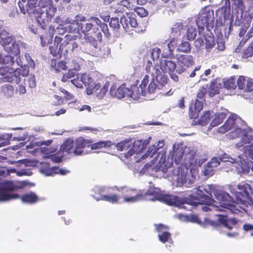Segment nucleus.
Segmentation results:
<instances>
[{
  "instance_id": "1",
  "label": "nucleus",
  "mask_w": 253,
  "mask_h": 253,
  "mask_svg": "<svg viewBox=\"0 0 253 253\" xmlns=\"http://www.w3.org/2000/svg\"><path fill=\"white\" fill-rule=\"evenodd\" d=\"M64 22L68 25V29L71 33H82L85 36L92 30V33L96 34L97 40L99 42L102 41V36L101 32L98 31V27L100 28L106 37L109 38L110 36L107 24L95 16H91L86 19L84 16L77 14L74 19L67 17Z\"/></svg>"
},
{
  "instance_id": "2",
  "label": "nucleus",
  "mask_w": 253,
  "mask_h": 253,
  "mask_svg": "<svg viewBox=\"0 0 253 253\" xmlns=\"http://www.w3.org/2000/svg\"><path fill=\"white\" fill-rule=\"evenodd\" d=\"M149 81V77L146 75L139 85V87L134 85L130 87H126L125 84L120 85L118 88L111 87L110 94L117 98H123L125 97L131 98L134 100H138L140 96H145L147 94L146 88Z\"/></svg>"
},
{
  "instance_id": "3",
  "label": "nucleus",
  "mask_w": 253,
  "mask_h": 253,
  "mask_svg": "<svg viewBox=\"0 0 253 253\" xmlns=\"http://www.w3.org/2000/svg\"><path fill=\"white\" fill-rule=\"evenodd\" d=\"M16 63L20 67L16 68L14 70L8 66H3L0 68V75L3 77L0 78V83H13L19 84L21 82V76L27 77L29 73V67L27 65L23 66L20 58L16 59Z\"/></svg>"
},
{
  "instance_id": "4",
  "label": "nucleus",
  "mask_w": 253,
  "mask_h": 253,
  "mask_svg": "<svg viewBox=\"0 0 253 253\" xmlns=\"http://www.w3.org/2000/svg\"><path fill=\"white\" fill-rule=\"evenodd\" d=\"M127 193L130 196L124 197V202L134 203L139 201H159L162 191L155 187H150L147 191L140 190L138 192L136 189H128Z\"/></svg>"
},
{
  "instance_id": "5",
  "label": "nucleus",
  "mask_w": 253,
  "mask_h": 253,
  "mask_svg": "<svg viewBox=\"0 0 253 253\" xmlns=\"http://www.w3.org/2000/svg\"><path fill=\"white\" fill-rule=\"evenodd\" d=\"M159 201L165 203L169 206H176L177 207L181 206L185 204L197 206L199 204L202 203L195 198H180L178 196L164 194L163 192H162Z\"/></svg>"
},
{
  "instance_id": "6",
  "label": "nucleus",
  "mask_w": 253,
  "mask_h": 253,
  "mask_svg": "<svg viewBox=\"0 0 253 253\" xmlns=\"http://www.w3.org/2000/svg\"><path fill=\"white\" fill-rule=\"evenodd\" d=\"M38 5L40 8H46V18H42L41 15L38 19V22L42 28L45 29L54 16L57 9L53 5L52 0H39Z\"/></svg>"
},
{
  "instance_id": "7",
  "label": "nucleus",
  "mask_w": 253,
  "mask_h": 253,
  "mask_svg": "<svg viewBox=\"0 0 253 253\" xmlns=\"http://www.w3.org/2000/svg\"><path fill=\"white\" fill-rule=\"evenodd\" d=\"M238 191L234 192V195L237 201L244 203L253 201L251 195L252 189L251 185L246 182H243L237 185Z\"/></svg>"
},
{
  "instance_id": "8",
  "label": "nucleus",
  "mask_w": 253,
  "mask_h": 253,
  "mask_svg": "<svg viewBox=\"0 0 253 253\" xmlns=\"http://www.w3.org/2000/svg\"><path fill=\"white\" fill-rule=\"evenodd\" d=\"M177 68L176 73L181 74L186 71L187 69L193 65L194 61L191 55H176Z\"/></svg>"
},
{
  "instance_id": "9",
  "label": "nucleus",
  "mask_w": 253,
  "mask_h": 253,
  "mask_svg": "<svg viewBox=\"0 0 253 253\" xmlns=\"http://www.w3.org/2000/svg\"><path fill=\"white\" fill-rule=\"evenodd\" d=\"M160 67L164 73H169L172 80L175 82L178 81L179 77L175 73L177 65L175 62L167 59L162 60L160 62Z\"/></svg>"
},
{
  "instance_id": "10",
  "label": "nucleus",
  "mask_w": 253,
  "mask_h": 253,
  "mask_svg": "<svg viewBox=\"0 0 253 253\" xmlns=\"http://www.w3.org/2000/svg\"><path fill=\"white\" fill-rule=\"evenodd\" d=\"M120 23L123 25L125 31H127L128 29L129 26L132 28H137L136 32L137 33H143L146 30L145 26H139L136 19L132 15H127V16L123 15L120 18Z\"/></svg>"
},
{
  "instance_id": "11",
  "label": "nucleus",
  "mask_w": 253,
  "mask_h": 253,
  "mask_svg": "<svg viewBox=\"0 0 253 253\" xmlns=\"http://www.w3.org/2000/svg\"><path fill=\"white\" fill-rule=\"evenodd\" d=\"M15 186L11 183H7L3 187L0 188V201H8L17 199L20 196L17 194H9L8 192L13 191Z\"/></svg>"
},
{
  "instance_id": "12",
  "label": "nucleus",
  "mask_w": 253,
  "mask_h": 253,
  "mask_svg": "<svg viewBox=\"0 0 253 253\" xmlns=\"http://www.w3.org/2000/svg\"><path fill=\"white\" fill-rule=\"evenodd\" d=\"M93 141L91 139H86L82 137H78L75 140V149L73 153L76 155H80L84 153V149L90 147Z\"/></svg>"
},
{
  "instance_id": "13",
  "label": "nucleus",
  "mask_w": 253,
  "mask_h": 253,
  "mask_svg": "<svg viewBox=\"0 0 253 253\" xmlns=\"http://www.w3.org/2000/svg\"><path fill=\"white\" fill-rule=\"evenodd\" d=\"M38 0H21L18 2L21 12L29 15L34 14Z\"/></svg>"
},
{
  "instance_id": "14",
  "label": "nucleus",
  "mask_w": 253,
  "mask_h": 253,
  "mask_svg": "<svg viewBox=\"0 0 253 253\" xmlns=\"http://www.w3.org/2000/svg\"><path fill=\"white\" fill-rule=\"evenodd\" d=\"M76 36H71L67 34L65 36V40L63 42L60 44V48L64 49V51L68 52L69 49L73 51L78 47V44L74 41L76 39Z\"/></svg>"
},
{
  "instance_id": "15",
  "label": "nucleus",
  "mask_w": 253,
  "mask_h": 253,
  "mask_svg": "<svg viewBox=\"0 0 253 253\" xmlns=\"http://www.w3.org/2000/svg\"><path fill=\"white\" fill-rule=\"evenodd\" d=\"M84 37L86 41L88 42L89 47L90 48L92 47V49L90 50L89 53L93 56L105 57L106 54L103 53L101 51L102 49L100 48V53L98 52V43L95 38L92 36L89 35V34L86 35Z\"/></svg>"
},
{
  "instance_id": "16",
  "label": "nucleus",
  "mask_w": 253,
  "mask_h": 253,
  "mask_svg": "<svg viewBox=\"0 0 253 253\" xmlns=\"http://www.w3.org/2000/svg\"><path fill=\"white\" fill-rule=\"evenodd\" d=\"M26 44L20 40H15L9 45L5 48L6 51L8 54L15 56H18L17 58H20V47L25 48Z\"/></svg>"
},
{
  "instance_id": "17",
  "label": "nucleus",
  "mask_w": 253,
  "mask_h": 253,
  "mask_svg": "<svg viewBox=\"0 0 253 253\" xmlns=\"http://www.w3.org/2000/svg\"><path fill=\"white\" fill-rule=\"evenodd\" d=\"M144 149H145V146L142 140H135L133 142H132L131 149L125 153V157L128 159L135 153L138 154L141 152Z\"/></svg>"
},
{
  "instance_id": "18",
  "label": "nucleus",
  "mask_w": 253,
  "mask_h": 253,
  "mask_svg": "<svg viewBox=\"0 0 253 253\" xmlns=\"http://www.w3.org/2000/svg\"><path fill=\"white\" fill-rule=\"evenodd\" d=\"M205 101L196 99L194 103H192L189 107V115L191 118H196L199 113L203 109Z\"/></svg>"
},
{
  "instance_id": "19",
  "label": "nucleus",
  "mask_w": 253,
  "mask_h": 253,
  "mask_svg": "<svg viewBox=\"0 0 253 253\" xmlns=\"http://www.w3.org/2000/svg\"><path fill=\"white\" fill-rule=\"evenodd\" d=\"M55 33V29L54 27L50 26L48 29V33L40 36L41 42L42 46H44L52 42Z\"/></svg>"
},
{
  "instance_id": "20",
  "label": "nucleus",
  "mask_w": 253,
  "mask_h": 253,
  "mask_svg": "<svg viewBox=\"0 0 253 253\" xmlns=\"http://www.w3.org/2000/svg\"><path fill=\"white\" fill-rule=\"evenodd\" d=\"M15 40V37L13 35H10L6 31H3L0 34V44L3 47L4 50L6 47H7Z\"/></svg>"
},
{
  "instance_id": "21",
  "label": "nucleus",
  "mask_w": 253,
  "mask_h": 253,
  "mask_svg": "<svg viewBox=\"0 0 253 253\" xmlns=\"http://www.w3.org/2000/svg\"><path fill=\"white\" fill-rule=\"evenodd\" d=\"M189 198H195L197 200L202 203L199 204L197 206H192L193 207H197L199 205H202L201 209L203 211H211V208L209 206L212 203L213 200L209 196L204 195L203 196H202L200 199H197L195 197H191Z\"/></svg>"
},
{
  "instance_id": "22",
  "label": "nucleus",
  "mask_w": 253,
  "mask_h": 253,
  "mask_svg": "<svg viewBox=\"0 0 253 253\" xmlns=\"http://www.w3.org/2000/svg\"><path fill=\"white\" fill-rule=\"evenodd\" d=\"M214 195L216 199L219 201L221 208H224L226 204H230L231 197L227 193L217 190L214 192Z\"/></svg>"
},
{
  "instance_id": "23",
  "label": "nucleus",
  "mask_w": 253,
  "mask_h": 253,
  "mask_svg": "<svg viewBox=\"0 0 253 253\" xmlns=\"http://www.w3.org/2000/svg\"><path fill=\"white\" fill-rule=\"evenodd\" d=\"M202 17L203 15L200 13L196 19V24L198 27L199 35L204 31L205 27H207L208 31L210 30V28L212 29L213 28V26Z\"/></svg>"
},
{
  "instance_id": "24",
  "label": "nucleus",
  "mask_w": 253,
  "mask_h": 253,
  "mask_svg": "<svg viewBox=\"0 0 253 253\" xmlns=\"http://www.w3.org/2000/svg\"><path fill=\"white\" fill-rule=\"evenodd\" d=\"M20 199L22 202L30 204H34L40 200V198L33 192L22 195Z\"/></svg>"
},
{
  "instance_id": "25",
  "label": "nucleus",
  "mask_w": 253,
  "mask_h": 253,
  "mask_svg": "<svg viewBox=\"0 0 253 253\" xmlns=\"http://www.w3.org/2000/svg\"><path fill=\"white\" fill-rule=\"evenodd\" d=\"M235 124V121L232 118H228L224 124L218 128L217 132L220 133H225L233 128Z\"/></svg>"
},
{
  "instance_id": "26",
  "label": "nucleus",
  "mask_w": 253,
  "mask_h": 253,
  "mask_svg": "<svg viewBox=\"0 0 253 253\" xmlns=\"http://www.w3.org/2000/svg\"><path fill=\"white\" fill-rule=\"evenodd\" d=\"M176 44L177 40L175 38H172L167 45L169 50V53L167 54H166L165 53H163L162 54V56L164 58H166L167 59H174V55L173 53V51Z\"/></svg>"
},
{
  "instance_id": "27",
  "label": "nucleus",
  "mask_w": 253,
  "mask_h": 253,
  "mask_svg": "<svg viewBox=\"0 0 253 253\" xmlns=\"http://www.w3.org/2000/svg\"><path fill=\"white\" fill-rule=\"evenodd\" d=\"M75 149V141L72 139L68 138L60 147V150L63 152L71 153Z\"/></svg>"
},
{
  "instance_id": "28",
  "label": "nucleus",
  "mask_w": 253,
  "mask_h": 253,
  "mask_svg": "<svg viewBox=\"0 0 253 253\" xmlns=\"http://www.w3.org/2000/svg\"><path fill=\"white\" fill-rule=\"evenodd\" d=\"M50 66L56 72H59L62 70H66L67 68L66 62L64 61H57L54 59H51Z\"/></svg>"
},
{
  "instance_id": "29",
  "label": "nucleus",
  "mask_w": 253,
  "mask_h": 253,
  "mask_svg": "<svg viewBox=\"0 0 253 253\" xmlns=\"http://www.w3.org/2000/svg\"><path fill=\"white\" fill-rule=\"evenodd\" d=\"M203 37L205 40V48L209 51L215 45L214 37L212 33L209 32L203 35Z\"/></svg>"
},
{
  "instance_id": "30",
  "label": "nucleus",
  "mask_w": 253,
  "mask_h": 253,
  "mask_svg": "<svg viewBox=\"0 0 253 253\" xmlns=\"http://www.w3.org/2000/svg\"><path fill=\"white\" fill-rule=\"evenodd\" d=\"M132 139H126L115 144V147L119 151H128L131 149Z\"/></svg>"
},
{
  "instance_id": "31",
  "label": "nucleus",
  "mask_w": 253,
  "mask_h": 253,
  "mask_svg": "<svg viewBox=\"0 0 253 253\" xmlns=\"http://www.w3.org/2000/svg\"><path fill=\"white\" fill-rule=\"evenodd\" d=\"M227 113L224 112H221L216 113L215 115V118L211 123L210 127L211 128L217 126L221 124L224 120L226 118Z\"/></svg>"
},
{
  "instance_id": "32",
  "label": "nucleus",
  "mask_w": 253,
  "mask_h": 253,
  "mask_svg": "<svg viewBox=\"0 0 253 253\" xmlns=\"http://www.w3.org/2000/svg\"><path fill=\"white\" fill-rule=\"evenodd\" d=\"M113 145V143L111 140L103 141L101 140L97 142L93 143L90 146L91 150L99 149L102 148H109Z\"/></svg>"
},
{
  "instance_id": "33",
  "label": "nucleus",
  "mask_w": 253,
  "mask_h": 253,
  "mask_svg": "<svg viewBox=\"0 0 253 253\" xmlns=\"http://www.w3.org/2000/svg\"><path fill=\"white\" fill-rule=\"evenodd\" d=\"M184 154V151L182 148H173L171 153V159L176 164H178L182 160Z\"/></svg>"
},
{
  "instance_id": "34",
  "label": "nucleus",
  "mask_w": 253,
  "mask_h": 253,
  "mask_svg": "<svg viewBox=\"0 0 253 253\" xmlns=\"http://www.w3.org/2000/svg\"><path fill=\"white\" fill-rule=\"evenodd\" d=\"M119 199L120 197L118 195L113 194L111 195H102L97 200L105 201L114 204L118 203Z\"/></svg>"
},
{
  "instance_id": "35",
  "label": "nucleus",
  "mask_w": 253,
  "mask_h": 253,
  "mask_svg": "<svg viewBox=\"0 0 253 253\" xmlns=\"http://www.w3.org/2000/svg\"><path fill=\"white\" fill-rule=\"evenodd\" d=\"M212 118V113L210 111H205L201 116L199 123L201 125L204 126L209 123Z\"/></svg>"
},
{
  "instance_id": "36",
  "label": "nucleus",
  "mask_w": 253,
  "mask_h": 253,
  "mask_svg": "<svg viewBox=\"0 0 253 253\" xmlns=\"http://www.w3.org/2000/svg\"><path fill=\"white\" fill-rule=\"evenodd\" d=\"M163 155L161 156V159L158 163V166L162 171L164 173H166L168 171V169L171 167L172 164V162H171L170 163H169L168 162H166V157L165 156L163 159Z\"/></svg>"
},
{
  "instance_id": "37",
  "label": "nucleus",
  "mask_w": 253,
  "mask_h": 253,
  "mask_svg": "<svg viewBox=\"0 0 253 253\" xmlns=\"http://www.w3.org/2000/svg\"><path fill=\"white\" fill-rule=\"evenodd\" d=\"M0 63L2 64L8 65V66H13L15 63L14 57L12 55H0Z\"/></svg>"
},
{
  "instance_id": "38",
  "label": "nucleus",
  "mask_w": 253,
  "mask_h": 253,
  "mask_svg": "<svg viewBox=\"0 0 253 253\" xmlns=\"http://www.w3.org/2000/svg\"><path fill=\"white\" fill-rule=\"evenodd\" d=\"M201 14L203 15L202 17L206 19L211 25H213L214 13L212 10H205L201 12Z\"/></svg>"
},
{
  "instance_id": "39",
  "label": "nucleus",
  "mask_w": 253,
  "mask_h": 253,
  "mask_svg": "<svg viewBox=\"0 0 253 253\" xmlns=\"http://www.w3.org/2000/svg\"><path fill=\"white\" fill-rule=\"evenodd\" d=\"M191 50V46L189 42L183 41L179 44L177 47V51L184 52L190 53Z\"/></svg>"
},
{
  "instance_id": "40",
  "label": "nucleus",
  "mask_w": 253,
  "mask_h": 253,
  "mask_svg": "<svg viewBox=\"0 0 253 253\" xmlns=\"http://www.w3.org/2000/svg\"><path fill=\"white\" fill-rule=\"evenodd\" d=\"M146 71L147 73L150 74L153 77L155 76L157 77L158 72L160 73V71L158 69L155 68V67H153L152 62L149 60L147 61Z\"/></svg>"
},
{
  "instance_id": "41",
  "label": "nucleus",
  "mask_w": 253,
  "mask_h": 253,
  "mask_svg": "<svg viewBox=\"0 0 253 253\" xmlns=\"http://www.w3.org/2000/svg\"><path fill=\"white\" fill-rule=\"evenodd\" d=\"M224 209H225V210L223 209H220V211L231 212L234 214H239L241 212V210L237 207L236 205L231 204H226V206H224Z\"/></svg>"
},
{
  "instance_id": "42",
  "label": "nucleus",
  "mask_w": 253,
  "mask_h": 253,
  "mask_svg": "<svg viewBox=\"0 0 253 253\" xmlns=\"http://www.w3.org/2000/svg\"><path fill=\"white\" fill-rule=\"evenodd\" d=\"M1 91L6 96L11 97L14 93L13 86L8 84H4L1 86Z\"/></svg>"
},
{
  "instance_id": "43",
  "label": "nucleus",
  "mask_w": 253,
  "mask_h": 253,
  "mask_svg": "<svg viewBox=\"0 0 253 253\" xmlns=\"http://www.w3.org/2000/svg\"><path fill=\"white\" fill-rule=\"evenodd\" d=\"M82 79L83 81L84 84L85 86H87V88L91 87L92 85H93L96 82L94 80L91 78V76L88 74H83L82 75Z\"/></svg>"
},
{
  "instance_id": "44",
  "label": "nucleus",
  "mask_w": 253,
  "mask_h": 253,
  "mask_svg": "<svg viewBox=\"0 0 253 253\" xmlns=\"http://www.w3.org/2000/svg\"><path fill=\"white\" fill-rule=\"evenodd\" d=\"M186 38L188 41L194 40L197 36V30L193 26L188 27L186 32Z\"/></svg>"
},
{
  "instance_id": "45",
  "label": "nucleus",
  "mask_w": 253,
  "mask_h": 253,
  "mask_svg": "<svg viewBox=\"0 0 253 253\" xmlns=\"http://www.w3.org/2000/svg\"><path fill=\"white\" fill-rule=\"evenodd\" d=\"M253 55V41L250 43L248 46L245 49L243 52L242 57L243 58H248Z\"/></svg>"
},
{
  "instance_id": "46",
  "label": "nucleus",
  "mask_w": 253,
  "mask_h": 253,
  "mask_svg": "<svg viewBox=\"0 0 253 253\" xmlns=\"http://www.w3.org/2000/svg\"><path fill=\"white\" fill-rule=\"evenodd\" d=\"M223 86L227 89H235L236 87L235 79L234 78H230L227 79L223 83Z\"/></svg>"
},
{
  "instance_id": "47",
  "label": "nucleus",
  "mask_w": 253,
  "mask_h": 253,
  "mask_svg": "<svg viewBox=\"0 0 253 253\" xmlns=\"http://www.w3.org/2000/svg\"><path fill=\"white\" fill-rule=\"evenodd\" d=\"M158 237L159 241L164 244L172 240L171 234L168 231H164L159 234Z\"/></svg>"
},
{
  "instance_id": "48",
  "label": "nucleus",
  "mask_w": 253,
  "mask_h": 253,
  "mask_svg": "<svg viewBox=\"0 0 253 253\" xmlns=\"http://www.w3.org/2000/svg\"><path fill=\"white\" fill-rule=\"evenodd\" d=\"M158 148H157L155 145H152L148 148L146 153L143 155L141 158L144 159L148 157L152 158L153 156L156 154Z\"/></svg>"
},
{
  "instance_id": "49",
  "label": "nucleus",
  "mask_w": 253,
  "mask_h": 253,
  "mask_svg": "<svg viewBox=\"0 0 253 253\" xmlns=\"http://www.w3.org/2000/svg\"><path fill=\"white\" fill-rule=\"evenodd\" d=\"M120 20L117 17H112L110 19L109 21V26L113 29V30L118 31L120 28Z\"/></svg>"
},
{
  "instance_id": "50",
  "label": "nucleus",
  "mask_w": 253,
  "mask_h": 253,
  "mask_svg": "<svg viewBox=\"0 0 253 253\" xmlns=\"http://www.w3.org/2000/svg\"><path fill=\"white\" fill-rule=\"evenodd\" d=\"M49 48L50 53L53 56H56L58 54H60V56L62 52L64 51V49L60 48V46L58 47V46L56 45V44H53L52 45H50Z\"/></svg>"
},
{
  "instance_id": "51",
  "label": "nucleus",
  "mask_w": 253,
  "mask_h": 253,
  "mask_svg": "<svg viewBox=\"0 0 253 253\" xmlns=\"http://www.w3.org/2000/svg\"><path fill=\"white\" fill-rule=\"evenodd\" d=\"M108 90V85L105 84L102 87L101 86L99 90L96 94V96L99 99H102Z\"/></svg>"
},
{
  "instance_id": "52",
  "label": "nucleus",
  "mask_w": 253,
  "mask_h": 253,
  "mask_svg": "<svg viewBox=\"0 0 253 253\" xmlns=\"http://www.w3.org/2000/svg\"><path fill=\"white\" fill-rule=\"evenodd\" d=\"M218 216V220L219 222L222 224L226 228H227L229 229H232V226H230L228 224V215H222V214H219Z\"/></svg>"
},
{
  "instance_id": "53",
  "label": "nucleus",
  "mask_w": 253,
  "mask_h": 253,
  "mask_svg": "<svg viewBox=\"0 0 253 253\" xmlns=\"http://www.w3.org/2000/svg\"><path fill=\"white\" fill-rule=\"evenodd\" d=\"M100 87L101 85L100 83H95L93 85H91V87L90 86L89 87V88H86V93L88 95L91 94L93 93L96 94Z\"/></svg>"
},
{
  "instance_id": "54",
  "label": "nucleus",
  "mask_w": 253,
  "mask_h": 253,
  "mask_svg": "<svg viewBox=\"0 0 253 253\" xmlns=\"http://www.w3.org/2000/svg\"><path fill=\"white\" fill-rule=\"evenodd\" d=\"M219 92L218 87L215 84H211L208 92V95L212 97Z\"/></svg>"
},
{
  "instance_id": "55",
  "label": "nucleus",
  "mask_w": 253,
  "mask_h": 253,
  "mask_svg": "<svg viewBox=\"0 0 253 253\" xmlns=\"http://www.w3.org/2000/svg\"><path fill=\"white\" fill-rule=\"evenodd\" d=\"M156 78L160 85V86L161 87L164 86L168 83V81L169 80L167 76H161L160 72V73L158 72L157 77H156Z\"/></svg>"
},
{
  "instance_id": "56",
  "label": "nucleus",
  "mask_w": 253,
  "mask_h": 253,
  "mask_svg": "<svg viewBox=\"0 0 253 253\" xmlns=\"http://www.w3.org/2000/svg\"><path fill=\"white\" fill-rule=\"evenodd\" d=\"M207 93V88L202 87L197 94V98L199 100L205 101V97Z\"/></svg>"
},
{
  "instance_id": "57",
  "label": "nucleus",
  "mask_w": 253,
  "mask_h": 253,
  "mask_svg": "<svg viewBox=\"0 0 253 253\" xmlns=\"http://www.w3.org/2000/svg\"><path fill=\"white\" fill-rule=\"evenodd\" d=\"M75 75V72L74 69H69L68 72L63 75L61 81L63 82H66L68 81L69 79L74 77Z\"/></svg>"
},
{
  "instance_id": "58",
  "label": "nucleus",
  "mask_w": 253,
  "mask_h": 253,
  "mask_svg": "<svg viewBox=\"0 0 253 253\" xmlns=\"http://www.w3.org/2000/svg\"><path fill=\"white\" fill-rule=\"evenodd\" d=\"M187 175L186 173H181V175H179L176 178L177 184L178 185L181 186L186 184L187 181Z\"/></svg>"
},
{
  "instance_id": "59",
  "label": "nucleus",
  "mask_w": 253,
  "mask_h": 253,
  "mask_svg": "<svg viewBox=\"0 0 253 253\" xmlns=\"http://www.w3.org/2000/svg\"><path fill=\"white\" fill-rule=\"evenodd\" d=\"M157 89H160V87L154 82V79H153L148 86L147 92L154 93Z\"/></svg>"
},
{
  "instance_id": "60",
  "label": "nucleus",
  "mask_w": 253,
  "mask_h": 253,
  "mask_svg": "<svg viewBox=\"0 0 253 253\" xmlns=\"http://www.w3.org/2000/svg\"><path fill=\"white\" fill-rule=\"evenodd\" d=\"M134 11L141 17H144L148 15V11L142 7H137L133 8Z\"/></svg>"
},
{
  "instance_id": "61",
  "label": "nucleus",
  "mask_w": 253,
  "mask_h": 253,
  "mask_svg": "<svg viewBox=\"0 0 253 253\" xmlns=\"http://www.w3.org/2000/svg\"><path fill=\"white\" fill-rule=\"evenodd\" d=\"M71 82L77 87H83V84H84V82L82 79V75L81 76L80 78L79 76H77L76 78L71 80Z\"/></svg>"
},
{
  "instance_id": "62",
  "label": "nucleus",
  "mask_w": 253,
  "mask_h": 253,
  "mask_svg": "<svg viewBox=\"0 0 253 253\" xmlns=\"http://www.w3.org/2000/svg\"><path fill=\"white\" fill-rule=\"evenodd\" d=\"M214 173V169L210 165L207 164L204 170V174L205 176H211Z\"/></svg>"
},
{
  "instance_id": "63",
  "label": "nucleus",
  "mask_w": 253,
  "mask_h": 253,
  "mask_svg": "<svg viewBox=\"0 0 253 253\" xmlns=\"http://www.w3.org/2000/svg\"><path fill=\"white\" fill-rule=\"evenodd\" d=\"M225 44L224 39L221 38H218L217 39V48L220 51H223L225 49Z\"/></svg>"
},
{
  "instance_id": "64",
  "label": "nucleus",
  "mask_w": 253,
  "mask_h": 253,
  "mask_svg": "<svg viewBox=\"0 0 253 253\" xmlns=\"http://www.w3.org/2000/svg\"><path fill=\"white\" fill-rule=\"evenodd\" d=\"M95 82L98 81L103 78V75L97 71L91 72L88 74Z\"/></svg>"
}]
</instances>
